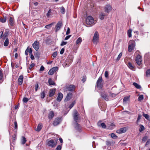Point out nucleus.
<instances>
[{
  "label": "nucleus",
  "instance_id": "1",
  "mask_svg": "<svg viewBox=\"0 0 150 150\" xmlns=\"http://www.w3.org/2000/svg\"><path fill=\"white\" fill-rule=\"evenodd\" d=\"M135 45V42L133 40H130L128 43V50L129 52H131L134 49Z\"/></svg>",
  "mask_w": 150,
  "mask_h": 150
},
{
  "label": "nucleus",
  "instance_id": "2",
  "mask_svg": "<svg viewBox=\"0 0 150 150\" xmlns=\"http://www.w3.org/2000/svg\"><path fill=\"white\" fill-rule=\"evenodd\" d=\"M103 81V79L101 76H100L98 79L96 83V87H97L100 89H101L103 87V84L102 83Z\"/></svg>",
  "mask_w": 150,
  "mask_h": 150
},
{
  "label": "nucleus",
  "instance_id": "3",
  "mask_svg": "<svg viewBox=\"0 0 150 150\" xmlns=\"http://www.w3.org/2000/svg\"><path fill=\"white\" fill-rule=\"evenodd\" d=\"M57 140V139L48 140L47 142V144L49 146L51 147H55L56 145Z\"/></svg>",
  "mask_w": 150,
  "mask_h": 150
},
{
  "label": "nucleus",
  "instance_id": "4",
  "mask_svg": "<svg viewBox=\"0 0 150 150\" xmlns=\"http://www.w3.org/2000/svg\"><path fill=\"white\" fill-rule=\"evenodd\" d=\"M79 114L77 111L75 110L74 111V113L73 115V118L75 123H78L79 122Z\"/></svg>",
  "mask_w": 150,
  "mask_h": 150
},
{
  "label": "nucleus",
  "instance_id": "5",
  "mask_svg": "<svg viewBox=\"0 0 150 150\" xmlns=\"http://www.w3.org/2000/svg\"><path fill=\"white\" fill-rule=\"evenodd\" d=\"M94 22L93 18L91 16L87 17L86 19V23L87 24L91 25L94 23Z\"/></svg>",
  "mask_w": 150,
  "mask_h": 150
},
{
  "label": "nucleus",
  "instance_id": "6",
  "mask_svg": "<svg viewBox=\"0 0 150 150\" xmlns=\"http://www.w3.org/2000/svg\"><path fill=\"white\" fill-rule=\"evenodd\" d=\"M99 37L98 33L97 31H96L94 34L93 39V42L94 44H96L99 40Z\"/></svg>",
  "mask_w": 150,
  "mask_h": 150
},
{
  "label": "nucleus",
  "instance_id": "7",
  "mask_svg": "<svg viewBox=\"0 0 150 150\" xmlns=\"http://www.w3.org/2000/svg\"><path fill=\"white\" fill-rule=\"evenodd\" d=\"M112 7L109 4H107L104 7V10L105 12L109 13L112 10Z\"/></svg>",
  "mask_w": 150,
  "mask_h": 150
},
{
  "label": "nucleus",
  "instance_id": "8",
  "mask_svg": "<svg viewBox=\"0 0 150 150\" xmlns=\"http://www.w3.org/2000/svg\"><path fill=\"white\" fill-rule=\"evenodd\" d=\"M63 25L62 22L60 21H59L57 23L55 27V32H57L59 30Z\"/></svg>",
  "mask_w": 150,
  "mask_h": 150
},
{
  "label": "nucleus",
  "instance_id": "9",
  "mask_svg": "<svg viewBox=\"0 0 150 150\" xmlns=\"http://www.w3.org/2000/svg\"><path fill=\"white\" fill-rule=\"evenodd\" d=\"M33 47L36 50L38 51L39 48V43L37 41H35L32 45Z\"/></svg>",
  "mask_w": 150,
  "mask_h": 150
},
{
  "label": "nucleus",
  "instance_id": "10",
  "mask_svg": "<svg viewBox=\"0 0 150 150\" xmlns=\"http://www.w3.org/2000/svg\"><path fill=\"white\" fill-rule=\"evenodd\" d=\"M136 61L137 64L140 65L141 64L142 57L140 55L138 54L136 58Z\"/></svg>",
  "mask_w": 150,
  "mask_h": 150
},
{
  "label": "nucleus",
  "instance_id": "11",
  "mask_svg": "<svg viewBox=\"0 0 150 150\" xmlns=\"http://www.w3.org/2000/svg\"><path fill=\"white\" fill-rule=\"evenodd\" d=\"M61 121V119L60 118H57L53 121V124L54 126H57L60 123Z\"/></svg>",
  "mask_w": 150,
  "mask_h": 150
},
{
  "label": "nucleus",
  "instance_id": "12",
  "mask_svg": "<svg viewBox=\"0 0 150 150\" xmlns=\"http://www.w3.org/2000/svg\"><path fill=\"white\" fill-rule=\"evenodd\" d=\"M126 130V127H124L117 130L116 132L118 133H122L125 132Z\"/></svg>",
  "mask_w": 150,
  "mask_h": 150
},
{
  "label": "nucleus",
  "instance_id": "13",
  "mask_svg": "<svg viewBox=\"0 0 150 150\" xmlns=\"http://www.w3.org/2000/svg\"><path fill=\"white\" fill-rule=\"evenodd\" d=\"M74 127L77 131L80 132L81 130V127L78 123H74Z\"/></svg>",
  "mask_w": 150,
  "mask_h": 150
},
{
  "label": "nucleus",
  "instance_id": "14",
  "mask_svg": "<svg viewBox=\"0 0 150 150\" xmlns=\"http://www.w3.org/2000/svg\"><path fill=\"white\" fill-rule=\"evenodd\" d=\"M101 97L105 100L108 101L109 100L108 96L105 92L101 93Z\"/></svg>",
  "mask_w": 150,
  "mask_h": 150
},
{
  "label": "nucleus",
  "instance_id": "15",
  "mask_svg": "<svg viewBox=\"0 0 150 150\" xmlns=\"http://www.w3.org/2000/svg\"><path fill=\"white\" fill-rule=\"evenodd\" d=\"M63 98V95L61 92L59 93L57 98V100L58 102H60L62 100Z\"/></svg>",
  "mask_w": 150,
  "mask_h": 150
},
{
  "label": "nucleus",
  "instance_id": "16",
  "mask_svg": "<svg viewBox=\"0 0 150 150\" xmlns=\"http://www.w3.org/2000/svg\"><path fill=\"white\" fill-rule=\"evenodd\" d=\"M23 75H20L18 79V83L19 85H21L23 83Z\"/></svg>",
  "mask_w": 150,
  "mask_h": 150
},
{
  "label": "nucleus",
  "instance_id": "17",
  "mask_svg": "<svg viewBox=\"0 0 150 150\" xmlns=\"http://www.w3.org/2000/svg\"><path fill=\"white\" fill-rule=\"evenodd\" d=\"M8 33V32L6 31L4 34H3V31L2 32L0 36V38H2V40H4L5 38L7 37Z\"/></svg>",
  "mask_w": 150,
  "mask_h": 150
},
{
  "label": "nucleus",
  "instance_id": "18",
  "mask_svg": "<svg viewBox=\"0 0 150 150\" xmlns=\"http://www.w3.org/2000/svg\"><path fill=\"white\" fill-rule=\"evenodd\" d=\"M72 96V93H68L66 98L65 99L64 101L67 102L71 98V96Z\"/></svg>",
  "mask_w": 150,
  "mask_h": 150
},
{
  "label": "nucleus",
  "instance_id": "19",
  "mask_svg": "<svg viewBox=\"0 0 150 150\" xmlns=\"http://www.w3.org/2000/svg\"><path fill=\"white\" fill-rule=\"evenodd\" d=\"M75 88V86L73 85H70L67 88L68 90L69 91H72L74 90Z\"/></svg>",
  "mask_w": 150,
  "mask_h": 150
},
{
  "label": "nucleus",
  "instance_id": "20",
  "mask_svg": "<svg viewBox=\"0 0 150 150\" xmlns=\"http://www.w3.org/2000/svg\"><path fill=\"white\" fill-rule=\"evenodd\" d=\"M54 113L53 111H52L50 112L48 115V117L50 119H52L54 116Z\"/></svg>",
  "mask_w": 150,
  "mask_h": 150
},
{
  "label": "nucleus",
  "instance_id": "21",
  "mask_svg": "<svg viewBox=\"0 0 150 150\" xmlns=\"http://www.w3.org/2000/svg\"><path fill=\"white\" fill-rule=\"evenodd\" d=\"M55 91V88L51 89L49 92V96L52 97L53 96L54 94Z\"/></svg>",
  "mask_w": 150,
  "mask_h": 150
},
{
  "label": "nucleus",
  "instance_id": "22",
  "mask_svg": "<svg viewBox=\"0 0 150 150\" xmlns=\"http://www.w3.org/2000/svg\"><path fill=\"white\" fill-rule=\"evenodd\" d=\"M105 16V13L104 12H101L99 14V17L101 20H103L104 19V17Z\"/></svg>",
  "mask_w": 150,
  "mask_h": 150
},
{
  "label": "nucleus",
  "instance_id": "23",
  "mask_svg": "<svg viewBox=\"0 0 150 150\" xmlns=\"http://www.w3.org/2000/svg\"><path fill=\"white\" fill-rule=\"evenodd\" d=\"M98 125L99 126L101 125L103 128L105 129L106 128V125L104 123H101V122L99 121L98 123Z\"/></svg>",
  "mask_w": 150,
  "mask_h": 150
},
{
  "label": "nucleus",
  "instance_id": "24",
  "mask_svg": "<svg viewBox=\"0 0 150 150\" xmlns=\"http://www.w3.org/2000/svg\"><path fill=\"white\" fill-rule=\"evenodd\" d=\"M48 83L50 85L52 86L54 85L55 84L53 81L51 79H49L48 80Z\"/></svg>",
  "mask_w": 150,
  "mask_h": 150
},
{
  "label": "nucleus",
  "instance_id": "25",
  "mask_svg": "<svg viewBox=\"0 0 150 150\" xmlns=\"http://www.w3.org/2000/svg\"><path fill=\"white\" fill-rule=\"evenodd\" d=\"M42 127V125L41 124H39L37 126V128L36 129V130L38 131H39L40 130Z\"/></svg>",
  "mask_w": 150,
  "mask_h": 150
},
{
  "label": "nucleus",
  "instance_id": "26",
  "mask_svg": "<svg viewBox=\"0 0 150 150\" xmlns=\"http://www.w3.org/2000/svg\"><path fill=\"white\" fill-rule=\"evenodd\" d=\"M9 23L10 25L12 26L14 23V19L11 17H10L9 20Z\"/></svg>",
  "mask_w": 150,
  "mask_h": 150
},
{
  "label": "nucleus",
  "instance_id": "27",
  "mask_svg": "<svg viewBox=\"0 0 150 150\" xmlns=\"http://www.w3.org/2000/svg\"><path fill=\"white\" fill-rule=\"evenodd\" d=\"M130 96H128L125 97L123 99V102L125 103L128 100H129V99Z\"/></svg>",
  "mask_w": 150,
  "mask_h": 150
},
{
  "label": "nucleus",
  "instance_id": "28",
  "mask_svg": "<svg viewBox=\"0 0 150 150\" xmlns=\"http://www.w3.org/2000/svg\"><path fill=\"white\" fill-rule=\"evenodd\" d=\"M55 23V22H53L51 24L46 25L45 28L47 29H49L52 27L53 24Z\"/></svg>",
  "mask_w": 150,
  "mask_h": 150
},
{
  "label": "nucleus",
  "instance_id": "29",
  "mask_svg": "<svg viewBox=\"0 0 150 150\" xmlns=\"http://www.w3.org/2000/svg\"><path fill=\"white\" fill-rule=\"evenodd\" d=\"M133 85L137 89H140L141 88V86L140 85H139L136 82L133 83Z\"/></svg>",
  "mask_w": 150,
  "mask_h": 150
},
{
  "label": "nucleus",
  "instance_id": "30",
  "mask_svg": "<svg viewBox=\"0 0 150 150\" xmlns=\"http://www.w3.org/2000/svg\"><path fill=\"white\" fill-rule=\"evenodd\" d=\"M9 44V40L8 38H6L4 42V45L5 46H7Z\"/></svg>",
  "mask_w": 150,
  "mask_h": 150
},
{
  "label": "nucleus",
  "instance_id": "31",
  "mask_svg": "<svg viewBox=\"0 0 150 150\" xmlns=\"http://www.w3.org/2000/svg\"><path fill=\"white\" fill-rule=\"evenodd\" d=\"M82 41V39L81 37L79 38L77 40L76 43V44L80 43Z\"/></svg>",
  "mask_w": 150,
  "mask_h": 150
},
{
  "label": "nucleus",
  "instance_id": "32",
  "mask_svg": "<svg viewBox=\"0 0 150 150\" xmlns=\"http://www.w3.org/2000/svg\"><path fill=\"white\" fill-rule=\"evenodd\" d=\"M26 142V139L24 137H22L21 143L23 144H24Z\"/></svg>",
  "mask_w": 150,
  "mask_h": 150
},
{
  "label": "nucleus",
  "instance_id": "33",
  "mask_svg": "<svg viewBox=\"0 0 150 150\" xmlns=\"http://www.w3.org/2000/svg\"><path fill=\"white\" fill-rule=\"evenodd\" d=\"M132 30L131 29H129L127 31V35L128 37L129 38L132 36Z\"/></svg>",
  "mask_w": 150,
  "mask_h": 150
},
{
  "label": "nucleus",
  "instance_id": "34",
  "mask_svg": "<svg viewBox=\"0 0 150 150\" xmlns=\"http://www.w3.org/2000/svg\"><path fill=\"white\" fill-rule=\"evenodd\" d=\"M128 66L130 69L132 70H133L134 68V67L132 66L130 62L128 63Z\"/></svg>",
  "mask_w": 150,
  "mask_h": 150
},
{
  "label": "nucleus",
  "instance_id": "35",
  "mask_svg": "<svg viewBox=\"0 0 150 150\" xmlns=\"http://www.w3.org/2000/svg\"><path fill=\"white\" fill-rule=\"evenodd\" d=\"M45 96V91H43L42 92L40 93V97L41 98L43 99Z\"/></svg>",
  "mask_w": 150,
  "mask_h": 150
},
{
  "label": "nucleus",
  "instance_id": "36",
  "mask_svg": "<svg viewBox=\"0 0 150 150\" xmlns=\"http://www.w3.org/2000/svg\"><path fill=\"white\" fill-rule=\"evenodd\" d=\"M139 126L140 129H139V131L140 132H141L144 129V127L142 125H140Z\"/></svg>",
  "mask_w": 150,
  "mask_h": 150
},
{
  "label": "nucleus",
  "instance_id": "37",
  "mask_svg": "<svg viewBox=\"0 0 150 150\" xmlns=\"http://www.w3.org/2000/svg\"><path fill=\"white\" fill-rule=\"evenodd\" d=\"M146 76L147 77L150 76V69L146 70Z\"/></svg>",
  "mask_w": 150,
  "mask_h": 150
},
{
  "label": "nucleus",
  "instance_id": "38",
  "mask_svg": "<svg viewBox=\"0 0 150 150\" xmlns=\"http://www.w3.org/2000/svg\"><path fill=\"white\" fill-rule=\"evenodd\" d=\"M143 116L147 120H148L149 118V116L148 115L145 114L144 112H143Z\"/></svg>",
  "mask_w": 150,
  "mask_h": 150
},
{
  "label": "nucleus",
  "instance_id": "39",
  "mask_svg": "<svg viewBox=\"0 0 150 150\" xmlns=\"http://www.w3.org/2000/svg\"><path fill=\"white\" fill-rule=\"evenodd\" d=\"M110 135L112 138L113 139H116L117 137L113 133H112L110 134Z\"/></svg>",
  "mask_w": 150,
  "mask_h": 150
},
{
  "label": "nucleus",
  "instance_id": "40",
  "mask_svg": "<svg viewBox=\"0 0 150 150\" xmlns=\"http://www.w3.org/2000/svg\"><path fill=\"white\" fill-rule=\"evenodd\" d=\"M61 12L63 14H64L65 12V10L63 7H62L60 8Z\"/></svg>",
  "mask_w": 150,
  "mask_h": 150
},
{
  "label": "nucleus",
  "instance_id": "41",
  "mask_svg": "<svg viewBox=\"0 0 150 150\" xmlns=\"http://www.w3.org/2000/svg\"><path fill=\"white\" fill-rule=\"evenodd\" d=\"M148 138V136H146L144 137H143L142 138V140L143 142H146Z\"/></svg>",
  "mask_w": 150,
  "mask_h": 150
},
{
  "label": "nucleus",
  "instance_id": "42",
  "mask_svg": "<svg viewBox=\"0 0 150 150\" xmlns=\"http://www.w3.org/2000/svg\"><path fill=\"white\" fill-rule=\"evenodd\" d=\"M144 98V96L143 95H141L139 96L138 98V100L139 101H141Z\"/></svg>",
  "mask_w": 150,
  "mask_h": 150
},
{
  "label": "nucleus",
  "instance_id": "43",
  "mask_svg": "<svg viewBox=\"0 0 150 150\" xmlns=\"http://www.w3.org/2000/svg\"><path fill=\"white\" fill-rule=\"evenodd\" d=\"M122 52H120V54H119V55H118L117 58V60L118 61H119L120 59V58H121V57H122Z\"/></svg>",
  "mask_w": 150,
  "mask_h": 150
},
{
  "label": "nucleus",
  "instance_id": "44",
  "mask_svg": "<svg viewBox=\"0 0 150 150\" xmlns=\"http://www.w3.org/2000/svg\"><path fill=\"white\" fill-rule=\"evenodd\" d=\"M6 18H0V21L2 23L5 22L6 21Z\"/></svg>",
  "mask_w": 150,
  "mask_h": 150
},
{
  "label": "nucleus",
  "instance_id": "45",
  "mask_svg": "<svg viewBox=\"0 0 150 150\" xmlns=\"http://www.w3.org/2000/svg\"><path fill=\"white\" fill-rule=\"evenodd\" d=\"M52 10L51 9H49L47 13L46 14V16L47 17H49L50 15V13H51Z\"/></svg>",
  "mask_w": 150,
  "mask_h": 150
},
{
  "label": "nucleus",
  "instance_id": "46",
  "mask_svg": "<svg viewBox=\"0 0 150 150\" xmlns=\"http://www.w3.org/2000/svg\"><path fill=\"white\" fill-rule=\"evenodd\" d=\"M54 72L53 70L51 69L49 71L48 74L50 75H52L54 74Z\"/></svg>",
  "mask_w": 150,
  "mask_h": 150
},
{
  "label": "nucleus",
  "instance_id": "47",
  "mask_svg": "<svg viewBox=\"0 0 150 150\" xmlns=\"http://www.w3.org/2000/svg\"><path fill=\"white\" fill-rule=\"evenodd\" d=\"M52 69L54 72H55L58 70V68L57 67H54L52 68Z\"/></svg>",
  "mask_w": 150,
  "mask_h": 150
},
{
  "label": "nucleus",
  "instance_id": "48",
  "mask_svg": "<svg viewBox=\"0 0 150 150\" xmlns=\"http://www.w3.org/2000/svg\"><path fill=\"white\" fill-rule=\"evenodd\" d=\"M29 99L26 97H24L23 99V101L24 103H27Z\"/></svg>",
  "mask_w": 150,
  "mask_h": 150
},
{
  "label": "nucleus",
  "instance_id": "49",
  "mask_svg": "<svg viewBox=\"0 0 150 150\" xmlns=\"http://www.w3.org/2000/svg\"><path fill=\"white\" fill-rule=\"evenodd\" d=\"M108 71H106L105 72V76L106 78H108Z\"/></svg>",
  "mask_w": 150,
  "mask_h": 150
},
{
  "label": "nucleus",
  "instance_id": "50",
  "mask_svg": "<svg viewBox=\"0 0 150 150\" xmlns=\"http://www.w3.org/2000/svg\"><path fill=\"white\" fill-rule=\"evenodd\" d=\"M57 54V52H55L52 54V56L54 58H55Z\"/></svg>",
  "mask_w": 150,
  "mask_h": 150
},
{
  "label": "nucleus",
  "instance_id": "51",
  "mask_svg": "<svg viewBox=\"0 0 150 150\" xmlns=\"http://www.w3.org/2000/svg\"><path fill=\"white\" fill-rule=\"evenodd\" d=\"M67 44V42H64V41H62V42L61 43L60 45L61 46H63L64 45H65Z\"/></svg>",
  "mask_w": 150,
  "mask_h": 150
},
{
  "label": "nucleus",
  "instance_id": "52",
  "mask_svg": "<svg viewBox=\"0 0 150 150\" xmlns=\"http://www.w3.org/2000/svg\"><path fill=\"white\" fill-rule=\"evenodd\" d=\"M61 146L60 145H58L56 148V150H61Z\"/></svg>",
  "mask_w": 150,
  "mask_h": 150
},
{
  "label": "nucleus",
  "instance_id": "53",
  "mask_svg": "<svg viewBox=\"0 0 150 150\" xmlns=\"http://www.w3.org/2000/svg\"><path fill=\"white\" fill-rule=\"evenodd\" d=\"M35 66V64L34 63H32L31 64L30 67H29V69H32L33 67H34Z\"/></svg>",
  "mask_w": 150,
  "mask_h": 150
},
{
  "label": "nucleus",
  "instance_id": "54",
  "mask_svg": "<svg viewBox=\"0 0 150 150\" xmlns=\"http://www.w3.org/2000/svg\"><path fill=\"white\" fill-rule=\"evenodd\" d=\"M28 49V47L25 51V54L26 55L28 54V53L29 52V50Z\"/></svg>",
  "mask_w": 150,
  "mask_h": 150
},
{
  "label": "nucleus",
  "instance_id": "55",
  "mask_svg": "<svg viewBox=\"0 0 150 150\" xmlns=\"http://www.w3.org/2000/svg\"><path fill=\"white\" fill-rule=\"evenodd\" d=\"M86 80V77L85 76H83L82 77V81L83 82H84Z\"/></svg>",
  "mask_w": 150,
  "mask_h": 150
},
{
  "label": "nucleus",
  "instance_id": "56",
  "mask_svg": "<svg viewBox=\"0 0 150 150\" xmlns=\"http://www.w3.org/2000/svg\"><path fill=\"white\" fill-rule=\"evenodd\" d=\"M45 68L42 65L40 69V71H43L44 70Z\"/></svg>",
  "mask_w": 150,
  "mask_h": 150
},
{
  "label": "nucleus",
  "instance_id": "57",
  "mask_svg": "<svg viewBox=\"0 0 150 150\" xmlns=\"http://www.w3.org/2000/svg\"><path fill=\"white\" fill-rule=\"evenodd\" d=\"M64 48H62L61 50L60 51V53L61 54H62L64 52Z\"/></svg>",
  "mask_w": 150,
  "mask_h": 150
},
{
  "label": "nucleus",
  "instance_id": "58",
  "mask_svg": "<svg viewBox=\"0 0 150 150\" xmlns=\"http://www.w3.org/2000/svg\"><path fill=\"white\" fill-rule=\"evenodd\" d=\"M3 77V74L1 70H0V81L2 79Z\"/></svg>",
  "mask_w": 150,
  "mask_h": 150
},
{
  "label": "nucleus",
  "instance_id": "59",
  "mask_svg": "<svg viewBox=\"0 0 150 150\" xmlns=\"http://www.w3.org/2000/svg\"><path fill=\"white\" fill-rule=\"evenodd\" d=\"M71 36V35L67 36L64 38L65 40H68Z\"/></svg>",
  "mask_w": 150,
  "mask_h": 150
},
{
  "label": "nucleus",
  "instance_id": "60",
  "mask_svg": "<svg viewBox=\"0 0 150 150\" xmlns=\"http://www.w3.org/2000/svg\"><path fill=\"white\" fill-rule=\"evenodd\" d=\"M70 33V29L69 28H68L66 32V35H68Z\"/></svg>",
  "mask_w": 150,
  "mask_h": 150
},
{
  "label": "nucleus",
  "instance_id": "61",
  "mask_svg": "<svg viewBox=\"0 0 150 150\" xmlns=\"http://www.w3.org/2000/svg\"><path fill=\"white\" fill-rule=\"evenodd\" d=\"M28 49L29 50V52L30 54H32V48H28Z\"/></svg>",
  "mask_w": 150,
  "mask_h": 150
},
{
  "label": "nucleus",
  "instance_id": "62",
  "mask_svg": "<svg viewBox=\"0 0 150 150\" xmlns=\"http://www.w3.org/2000/svg\"><path fill=\"white\" fill-rule=\"evenodd\" d=\"M14 125H15V128L16 129L17 128V124L16 121H15L14 122Z\"/></svg>",
  "mask_w": 150,
  "mask_h": 150
},
{
  "label": "nucleus",
  "instance_id": "63",
  "mask_svg": "<svg viewBox=\"0 0 150 150\" xmlns=\"http://www.w3.org/2000/svg\"><path fill=\"white\" fill-rule=\"evenodd\" d=\"M39 87L38 84V83H37L35 85V91H37L38 89V88Z\"/></svg>",
  "mask_w": 150,
  "mask_h": 150
},
{
  "label": "nucleus",
  "instance_id": "64",
  "mask_svg": "<svg viewBox=\"0 0 150 150\" xmlns=\"http://www.w3.org/2000/svg\"><path fill=\"white\" fill-rule=\"evenodd\" d=\"M16 139L15 137L14 136H12V138H11V140L12 141H14Z\"/></svg>",
  "mask_w": 150,
  "mask_h": 150
}]
</instances>
